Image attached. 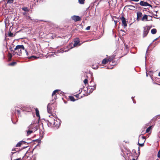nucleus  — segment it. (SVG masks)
<instances>
[{"mask_svg": "<svg viewBox=\"0 0 160 160\" xmlns=\"http://www.w3.org/2000/svg\"><path fill=\"white\" fill-rule=\"evenodd\" d=\"M59 121L58 123L57 120L55 121L54 119H52L50 121L47 120L46 122L47 123L48 126V127H52L53 126L55 127L56 128H58L60 124V121L59 119H58Z\"/></svg>", "mask_w": 160, "mask_h": 160, "instance_id": "1", "label": "nucleus"}, {"mask_svg": "<svg viewBox=\"0 0 160 160\" xmlns=\"http://www.w3.org/2000/svg\"><path fill=\"white\" fill-rule=\"evenodd\" d=\"M22 50H25V48L23 45H18L14 48V51H16L17 52V55L18 56L21 55Z\"/></svg>", "mask_w": 160, "mask_h": 160, "instance_id": "2", "label": "nucleus"}, {"mask_svg": "<svg viewBox=\"0 0 160 160\" xmlns=\"http://www.w3.org/2000/svg\"><path fill=\"white\" fill-rule=\"evenodd\" d=\"M145 141V138L144 136H142L141 138L139 139L138 142V145L141 147H143L144 146V143Z\"/></svg>", "mask_w": 160, "mask_h": 160, "instance_id": "3", "label": "nucleus"}, {"mask_svg": "<svg viewBox=\"0 0 160 160\" xmlns=\"http://www.w3.org/2000/svg\"><path fill=\"white\" fill-rule=\"evenodd\" d=\"M144 30L143 31V36L144 38L148 34L149 31L150 29V28L148 26H146L143 28Z\"/></svg>", "mask_w": 160, "mask_h": 160, "instance_id": "4", "label": "nucleus"}, {"mask_svg": "<svg viewBox=\"0 0 160 160\" xmlns=\"http://www.w3.org/2000/svg\"><path fill=\"white\" fill-rule=\"evenodd\" d=\"M87 92L89 93H91L92 91L96 89V87L93 86H88L87 87Z\"/></svg>", "mask_w": 160, "mask_h": 160, "instance_id": "5", "label": "nucleus"}, {"mask_svg": "<svg viewBox=\"0 0 160 160\" xmlns=\"http://www.w3.org/2000/svg\"><path fill=\"white\" fill-rule=\"evenodd\" d=\"M120 19L122 20V25L125 28L127 26L126 23L125 18L123 16H122L120 18Z\"/></svg>", "mask_w": 160, "mask_h": 160, "instance_id": "6", "label": "nucleus"}, {"mask_svg": "<svg viewBox=\"0 0 160 160\" xmlns=\"http://www.w3.org/2000/svg\"><path fill=\"white\" fill-rule=\"evenodd\" d=\"M81 45L80 43V41L78 38H75L74 40V44H73V47H76L77 46H79Z\"/></svg>", "mask_w": 160, "mask_h": 160, "instance_id": "7", "label": "nucleus"}, {"mask_svg": "<svg viewBox=\"0 0 160 160\" xmlns=\"http://www.w3.org/2000/svg\"><path fill=\"white\" fill-rule=\"evenodd\" d=\"M139 4L141 6H149L150 7H152L151 5L149 4L147 2H145L143 1H141L139 3Z\"/></svg>", "mask_w": 160, "mask_h": 160, "instance_id": "8", "label": "nucleus"}, {"mask_svg": "<svg viewBox=\"0 0 160 160\" xmlns=\"http://www.w3.org/2000/svg\"><path fill=\"white\" fill-rule=\"evenodd\" d=\"M71 18L76 22L79 21L81 20V18L79 16L76 15L72 16Z\"/></svg>", "mask_w": 160, "mask_h": 160, "instance_id": "9", "label": "nucleus"}, {"mask_svg": "<svg viewBox=\"0 0 160 160\" xmlns=\"http://www.w3.org/2000/svg\"><path fill=\"white\" fill-rule=\"evenodd\" d=\"M112 61V58H110L108 59L106 58H104L102 60V63L103 64H106L108 62H111Z\"/></svg>", "mask_w": 160, "mask_h": 160, "instance_id": "10", "label": "nucleus"}, {"mask_svg": "<svg viewBox=\"0 0 160 160\" xmlns=\"http://www.w3.org/2000/svg\"><path fill=\"white\" fill-rule=\"evenodd\" d=\"M52 104L50 103H48L47 107L48 112L49 113H51L52 112V109L50 106Z\"/></svg>", "mask_w": 160, "mask_h": 160, "instance_id": "11", "label": "nucleus"}, {"mask_svg": "<svg viewBox=\"0 0 160 160\" xmlns=\"http://www.w3.org/2000/svg\"><path fill=\"white\" fill-rule=\"evenodd\" d=\"M142 16V13L141 12H137V20L138 21L140 20Z\"/></svg>", "mask_w": 160, "mask_h": 160, "instance_id": "12", "label": "nucleus"}, {"mask_svg": "<svg viewBox=\"0 0 160 160\" xmlns=\"http://www.w3.org/2000/svg\"><path fill=\"white\" fill-rule=\"evenodd\" d=\"M26 142L25 141H21L18 142L16 145V147H20L21 145L23 143H26Z\"/></svg>", "mask_w": 160, "mask_h": 160, "instance_id": "13", "label": "nucleus"}, {"mask_svg": "<svg viewBox=\"0 0 160 160\" xmlns=\"http://www.w3.org/2000/svg\"><path fill=\"white\" fill-rule=\"evenodd\" d=\"M89 86L96 87V84L92 80L89 83Z\"/></svg>", "mask_w": 160, "mask_h": 160, "instance_id": "14", "label": "nucleus"}, {"mask_svg": "<svg viewBox=\"0 0 160 160\" xmlns=\"http://www.w3.org/2000/svg\"><path fill=\"white\" fill-rule=\"evenodd\" d=\"M144 20H146L147 21L149 20L150 19L148 20V16L147 15H144L142 18L141 20L142 21H144Z\"/></svg>", "mask_w": 160, "mask_h": 160, "instance_id": "15", "label": "nucleus"}, {"mask_svg": "<svg viewBox=\"0 0 160 160\" xmlns=\"http://www.w3.org/2000/svg\"><path fill=\"white\" fill-rule=\"evenodd\" d=\"M36 113V116L40 118V115L39 114V112L38 108H36L35 109Z\"/></svg>", "mask_w": 160, "mask_h": 160, "instance_id": "16", "label": "nucleus"}, {"mask_svg": "<svg viewBox=\"0 0 160 160\" xmlns=\"http://www.w3.org/2000/svg\"><path fill=\"white\" fill-rule=\"evenodd\" d=\"M156 32L157 30L156 29H153L151 30V33L153 34H155L156 33Z\"/></svg>", "mask_w": 160, "mask_h": 160, "instance_id": "17", "label": "nucleus"}, {"mask_svg": "<svg viewBox=\"0 0 160 160\" xmlns=\"http://www.w3.org/2000/svg\"><path fill=\"white\" fill-rule=\"evenodd\" d=\"M152 126H150L147 128V129L146 130V133H148L150 132V130L151 129L152 127Z\"/></svg>", "mask_w": 160, "mask_h": 160, "instance_id": "18", "label": "nucleus"}, {"mask_svg": "<svg viewBox=\"0 0 160 160\" xmlns=\"http://www.w3.org/2000/svg\"><path fill=\"white\" fill-rule=\"evenodd\" d=\"M69 99L70 100V101H72L73 102L75 101V99L74 97L72 96H69Z\"/></svg>", "mask_w": 160, "mask_h": 160, "instance_id": "19", "label": "nucleus"}, {"mask_svg": "<svg viewBox=\"0 0 160 160\" xmlns=\"http://www.w3.org/2000/svg\"><path fill=\"white\" fill-rule=\"evenodd\" d=\"M22 9L25 11V12H28L29 11V10L28 8L27 7H23L22 8Z\"/></svg>", "mask_w": 160, "mask_h": 160, "instance_id": "20", "label": "nucleus"}, {"mask_svg": "<svg viewBox=\"0 0 160 160\" xmlns=\"http://www.w3.org/2000/svg\"><path fill=\"white\" fill-rule=\"evenodd\" d=\"M38 58H39L38 57H37L34 56H32L29 57L28 58L31 59V58H33V59H36Z\"/></svg>", "mask_w": 160, "mask_h": 160, "instance_id": "21", "label": "nucleus"}, {"mask_svg": "<svg viewBox=\"0 0 160 160\" xmlns=\"http://www.w3.org/2000/svg\"><path fill=\"white\" fill-rule=\"evenodd\" d=\"M59 90L58 89H56L54 91H53L52 94V96H53L57 92H58Z\"/></svg>", "mask_w": 160, "mask_h": 160, "instance_id": "22", "label": "nucleus"}, {"mask_svg": "<svg viewBox=\"0 0 160 160\" xmlns=\"http://www.w3.org/2000/svg\"><path fill=\"white\" fill-rule=\"evenodd\" d=\"M15 51H14V50H11V51L12 52V54L13 55H17V52H15Z\"/></svg>", "mask_w": 160, "mask_h": 160, "instance_id": "23", "label": "nucleus"}, {"mask_svg": "<svg viewBox=\"0 0 160 160\" xmlns=\"http://www.w3.org/2000/svg\"><path fill=\"white\" fill-rule=\"evenodd\" d=\"M85 0H78L79 2L81 4H84V3Z\"/></svg>", "mask_w": 160, "mask_h": 160, "instance_id": "24", "label": "nucleus"}, {"mask_svg": "<svg viewBox=\"0 0 160 160\" xmlns=\"http://www.w3.org/2000/svg\"><path fill=\"white\" fill-rule=\"evenodd\" d=\"M33 132V131L32 130H28L27 131V135H29L31 133H32Z\"/></svg>", "mask_w": 160, "mask_h": 160, "instance_id": "25", "label": "nucleus"}, {"mask_svg": "<svg viewBox=\"0 0 160 160\" xmlns=\"http://www.w3.org/2000/svg\"><path fill=\"white\" fill-rule=\"evenodd\" d=\"M14 0H8L7 3H13Z\"/></svg>", "mask_w": 160, "mask_h": 160, "instance_id": "26", "label": "nucleus"}, {"mask_svg": "<svg viewBox=\"0 0 160 160\" xmlns=\"http://www.w3.org/2000/svg\"><path fill=\"white\" fill-rule=\"evenodd\" d=\"M16 62H12L10 64H9V65L10 66H14V65L16 64Z\"/></svg>", "mask_w": 160, "mask_h": 160, "instance_id": "27", "label": "nucleus"}, {"mask_svg": "<svg viewBox=\"0 0 160 160\" xmlns=\"http://www.w3.org/2000/svg\"><path fill=\"white\" fill-rule=\"evenodd\" d=\"M88 81L87 79H85L84 80L83 82L85 84H86L88 83Z\"/></svg>", "mask_w": 160, "mask_h": 160, "instance_id": "28", "label": "nucleus"}, {"mask_svg": "<svg viewBox=\"0 0 160 160\" xmlns=\"http://www.w3.org/2000/svg\"><path fill=\"white\" fill-rule=\"evenodd\" d=\"M12 54L10 53H9V59L10 60H11L12 57Z\"/></svg>", "mask_w": 160, "mask_h": 160, "instance_id": "29", "label": "nucleus"}, {"mask_svg": "<svg viewBox=\"0 0 160 160\" xmlns=\"http://www.w3.org/2000/svg\"><path fill=\"white\" fill-rule=\"evenodd\" d=\"M15 112H18V115H19V114H20V110H16V109H15Z\"/></svg>", "mask_w": 160, "mask_h": 160, "instance_id": "30", "label": "nucleus"}, {"mask_svg": "<svg viewBox=\"0 0 160 160\" xmlns=\"http://www.w3.org/2000/svg\"><path fill=\"white\" fill-rule=\"evenodd\" d=\"M158 158H160V150L158 152Z\"/></svg>", "mask_w": 160, "mask_h": 160, "instance_id": "31", "label": "nucleus"}, {"mask_svg": "<svg viewBox=\"0 0 160 160\" xmlns=\"http://www.w3.org/2000/svg\"><path fill=\"white\" fill-rule=\"evenodd\" d=\"M90 26H88V27H87L86 28V30H90Z\"/></svg>", "mask_w": 160, "mask_h": 160, "instance_id": "32", "label": "nucleus"}, {"mask_svg": "<svg viewBox=\"0 0 160 160\" xmlns=\"http://www.w3.org/2000/svg\"><path fill=\"white\" fill-rule=\"evenodd\" d=\"M25 50V52H26V54L27 56H28V52H27V50H26V49H25V50Z\"/></svg>", "mask_w": 160, "mask_h": 160, "instance_id": "33", "label": "nucleus"}, {"mask_svg": "<svg viewBox=\"0 0 160 160\" xmlns=\"http://www.w3.org/2000/svg\"><path fill=\"white\" fill-rule=\"evenodd\" d=\"M149 46H150V45H149V46L148 47V48H147V51H146V54H147V52H148V50H149Z\"/></svg>", "mask_w": 160, "mask_h": 160, "instance_id": "34", "label": "nucleus"}, {"mask_svg": "<svg viewBox=\"0 0 160 160\" xmlns=\"http://www.w3.org/2000/svg\"><path fill=\"white\" fill-rule=\"evenodd\" d=\"M12 35H13L12 33H10L9 34V36H12Z\"/></svg>", "mask_w": 160, "mask_h": 160, "instance_id": "35", "label": "nucleus"}, {"mask_svg": "<svg viewBox=\"0 0 160 160\" xmlns=\"http://www.w3.org/2000/svg\"><path fill=\"white\" fill-rule=\"evenodd\" d=\"M114 22L115 25L118 22V21L114 20Z\"/></svg>", "mask_w": 160, "mask_h": 160, "instance_id": "36", "label": "nucleus"}, {"mask_svg": "<svg viewBox=\"0 0 160 160\" xmlns=\"http://www.w3.org/2000/svg\"><path fill=\"white\" fill-rule=\"evenodd\" d=\"M129 160H136L134 158H132L131 159L130 158Z\"/></svg>", "mask_w": 160, "mask_h": 160, "instance_id": "37", "label": "nucleus"}, {"mask_svg": "<svg viewBox=\"0 0 160 160\" xmlns=\"http://www.w3.org/2000/svg\"><path fill=\"white\" fill-rule=\"evenodd\" d=\"M32 125H30L29 127H28V128H32Z\"/></svg>", "mask_w": 160, "mask_h": 160, "instance_id": "38", "label": "nucleus"}, {"mask_svg": "<svg viewBox=\"0 0 160 160\" xmlns=\"http://www.w3.org/2000/svg\"><path fill=\"white\" fill-rule=\"evenodd\" d=\"M131 0L132 1H135V2H138L139 1V0Z\"/></svg>", "mask_w": 160, "mask_h": 160, "instance_id": "39", "label": "nucleus"}, {"mask_svg": "<svg viewBox=\"0 0 160 160\" xmlns=\"http://www.w3.org/2000/svg\"><path fill=\"white\" fill-rule=\"evenodd\" d=\"M98 68V67L97 66L96 67L93 68L94 69H97Z\"/></svg>", "mask_w": 160, "mask_h": 160, "instance_id": "40", "label": "nucleus"}, {"mask_svg": "<svg viewBox=\"0 0 160 160\" xmlns=\"http://www.w3.org/2000/svg\"><path fill=\"white\" fill-rule=\"evenodd\" d=\"M133 98H134V97H132V100H133V103H135L136 102H134V100H133Z\"/></svg>", "mask_w": 160, "mask_h": 160, "instance_id": "41", "label": "nucleus"}, {"mask_svg": "<svg viewBox=\"0 0 160 160\" xmlns=\"http://www.w3.org/2000/svg\"><path fill=\"white\" fill-rule=\"evenodd\" d=\"M13 160H20V158H17V159H13Z\"/></svg>", "mask_w": 160, "mask_h": 160, "instance_id": "42", "label": "nucleus"}, {"mask_svg": "<svg viewBox=\"0 0 160 160\" xmlns=\"http://www.w3.org/2000/svg\"><path fill=\"white\" fill-rule=\"evenodd\" d=\"M75 96L77 97V98H78L79 96V95L78 94H77L75 95Z\"/></svg>", "mask_w": 160, "mask_h": 160, "instance_id": "43", "label": "nucleus"}, {"mask_svg": "<svg viewBox=\"0 0 160 160\" xmlns=\"http://www.w3.org/2000/svg\"><path fill=\"white\" fill-rule=\"evenodd\" d=\"M157 39H158V38H156V39H155L154 40H153V42H154L155 41H156V40H157Z\"/></svg>", "mask_w": 160, "mask_h": 160, "instance_id": "44", "label": "nucleus"}, {"mask_svg": "<svg viewBox=\"0 0 160 160\" xmlns=\"http://www.w3.org/2000/svg\"><path fill=\"white\" fill-rule=\"evenodd\" d=\"M82 91V89H81V90H79V92H80V93H81Z\"/></svg>", "mask_w": 160, "mask_h": 160, "instance_id": "45", "label": "nucleus"}, {"mask_svg": "<svg viewBox=\"0 0 160 160\" xmlns=\"http://www.w3.org/2000/svg\"><path fill=\"white\" fill-rule=\"evenodd\" d=\"M28 18L31 20H32V19L31 18L30 16H28Z\"/></svg>", "mask_w": 160, "mask_h": 160, "instance_id": "46", "label": "nucleus"}, {"mask_svg": "<svg viewBox=\"0 0 160 160\" xmlns=\"http://www.w3.org/2000/svg\"><path fill=\"white\" fill-rule=\"evenodd\" d=\"M26 14V12H24V13H23V15H25V14Z\"/></svg>", "mask_w": 160, "mask_h": 160, "instance_id": "47", "label": "nucleus"}, {"mask_svg": "<svg viewBox=\"0 0 160 160\" xmlns=\"http://www.w3.org/2000/svg\"><path fill=\"white\" fill-rule=\"evenodd\" d=\"M10 50L11 51V50H13L12 49V48H10Z\"/></svg>", "mask_w": 160, "mask_h": 160, "instance_id": "48", "label": "nucleus"}, {"mask_svg": "<svg viewBox=\"0 0 160 160\" xmlns=\"http://www.w3.org/2000/svg\"><path fill=\"white\" fill-rule=\"evenodd\" d=\"M146 76H147V77H148V75L147 74V73H146Z\"/></svg>", "mask_w": 160, "mask_h": 160, "instance_id": "49", "label": "nucleus"}, {"mask_svg": "<svg viewBox=\"0 0 160 160\" xmlns=\"http://www.w3.org/2000/svg\"><path fill=\"white\" fill-rule=\"evenodd\" d=\"M121 31H122V32L124 31V30H121Z\"/></svg>", "mask_w": 160, "mask_h": 160, "instance_id": "50", "label": "nucleus"}, {"mask_svg": "<svg viewBox=\"0 0 160 160\" xmlns=\"http://www.w3.org/2000/svg\"><path fill=\"white\" fill-rule=\"evenodd\" d=\"M14 153H15L14 152H13L12 154H14Z\"/></svg>", "mask_w": 160, "mask_h": 160, "instance_id": "51", "label": "nucleus"}, {"mask_svg": "<svg viewBox=\"0 0 160 160\" xmlns=\"http://www.w3.org/2000/svg\"><path fill=\"white\" fill-rule=\"evenodd\" d=\"M146 56L145 57V59H146Z\"/></svg>", "mask_w": 160, "mask_h": 160, "instance_id": "52", "label": "nucleus"}]
</instances>
